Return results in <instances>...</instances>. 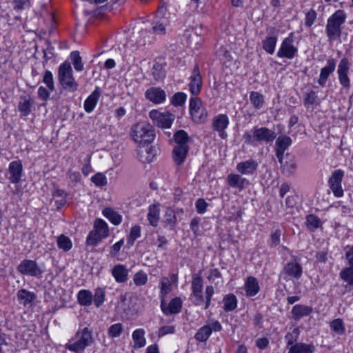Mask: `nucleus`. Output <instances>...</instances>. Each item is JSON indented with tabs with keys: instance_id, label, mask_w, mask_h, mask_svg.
Segmentation results:
<instances>
[{
	"instance_id": "f257e3e1",
	"label": "nucleus",
	"mask_w": 353,
	"mask_h": 353,
	"mask_svg": "<svg viewBox=\"0 0 353 353\" xmlns=\"http://www.w3.org/2000/svg\"><path fill=\"white\" fill-rule=\"evenodd\" d=\"M94 342L92 330L88 327L79 328L65 344V348L74 353H83Z\"/></svg>"
},
{
	"instance_id": "f03ea898",
	"label": "nucleus",
	"mask_w": 353,
	"mask_h": 353,
	"mask_svg": "<svg viewBox=\"0 0 353 353\" xmlns=\"http://www.w3.org/2000/svg\"><path fill=\"white\" fill-rule=\"evenodd\" d=\"M346 17L347 15L343 10H338L327 19L325 32L330 43L340 38L342 25L345 23Z\"/></svg>"
},
{
	"instance_id": "7ed1b4c3",
	"label": "nucleus",
	"mask_w": 353,
	"mask_h": 353,
	"mask_svg": "<svg viewBox=\"0 0 353 353\" xmlns=\"http://www.w3.org/2000/svg\"><path fill=\"white\" fill-rule=\"evenodd\" d=\"M130 134L136 143L143 145L151 143L155 137L153 127L147 122H140L133 125Z\"/></svg>"
},
{
	"instance_id": "20e7f679",
	"label": "nucleus",
	"mask_w": 353,
	"mask_h": 353,
	"mask_svg": "<svg viewBox=\"0 0 353 353\" xmlns=\"http://www.w3.org/2000/svg\"><path fill=\"white\" fill-rule=\"evenodd\" d=\"M58 79L62 88L74 92L78 90L79 84L72 76V69L69 62L61 64L58 71Z\"/></svg>"
},
{
	"instance_id": "39448f33",
	"label": "nucleus",
	"mask_w": 353,
	"mask_h": 353,
	"mask_svg": "<svg viewBox=\"0 0 353 353\" xmlns=\"http://www.w3.org/2000/svg\"><path fill=\"white\" fill-rule=\"evenodd\" d=\"M294 32L290 33L289 36L285 38L277 52V57L279 58H286L292 59L297 54L298 49L293 44Z\"/></svg>"
},
{
	"instance_id": "423d86ee",
	"label": "nucleus",
	"mask_w": 353,
	"mask_h": 353,
	"mask_svg": "<svg viewBox=\"0 0 353 353\" xmlns=\"http://www.w3.org/2000/svg\"><path fill=\"white\" fill-rule=\"evenodd\" d=\"M17 270L22 274L30 276H39L42 274V270L33 260H23L17 267Z\"/></svg>"
},
{
	"instance_id": "0eeeda50",
	"label": "nucleus",
	"mask_w": 353,
	"mask_h": 353,
	"mask_svg": "<svg viewBox=\"0 0 353 353\" xmlns=\"http://www.w3.org/2000/svg\"><path fill=\"white\" fill-rule=\"evenodd\" d=\"M192 294L190 299L196 305H201L203 302V281L201 276H194L192 281Z\"/></svg>"
},
{
	"instance_id": "6e6552de",
	"label": "nucleus",
	"mask_w": 353,
	"mask_h": 353,
	"mask_svg": "<svg viewBox=\"0 0 353 353\" xmlns=\"http://www.w3.org/2000/svg\"><path fill=\"white\" fill-rule=\"evenodd\" d=\"M302 273L301 265L296 261H292L288 263L284 266L281 275H283V279L286 281L288 279L298 280L301 277Z\"/></svg>"
},
{
	"instance_id": "1a4fd4ad",
	"label": "nucleus",
	"mask_w": 353,
	"mask_h": 353,
	"mask_svg": "<svg viewBox=\"0 0 353 353\" xmlns=\"http://www.w3.org/2000/svg\"><path fill=\"white\" fill-rule=\"evenodd\" d=\"M149 116L157 125L162 128H169L174 120V117L171 114L161 113L157 110L150 111Z\"/></svg>"
},
{
	"instance_id": "9d476101",
	"label": "nucleus",
	"mask_w": 353,
	"mask_h": 353,
	"mask_svg": "<svg viewBox=\"0 0 353 353\" xmlns=\"http://www.w3.org/2000/svg\"><path fill=\"white\" fill-rule=\"evenodd\" d=\"M343 175L344 173L341 170H336L334 171L328 181L330 188L336 197H341L343 194V190L341 187Z\"/></svg>"
},
{
	"instance_id": "9b49d317",
	"label": "nucleus",
	"mask_w": 353,
	"mask_h": 353,
	"mask_svg": "<svg viewBox=\"0 0 353 353\" xmlns=\"http://www.w3.org/2000/svg\"><path fill=\"white\" fill-rule=\"evenodd\" d=\"M202 85L203 81L199 68V66L196 65L192 70L188 85L191 94L194 96H197L201 90Z\"/></svg>"
},
{
	"instance_id": "f8f14e48",
	"label": "nucleus",
	"mask_w": 353,
	"mask_h": 353,
	"mask_svg": "<svg viewBox=\"0 0 353 353\" xmlns=\"http://www.w3.org/2000/svg\"><path fill=\"white\" fill-rule=\"evenodd\" d=\"M349 70V61L347 58L344 57L339 62L337 74L340 83L345 88H349L350 86V81L347 76Z\"/></svg>"
},
{
	"instance_id": "ddd939ff",
	"label": "nucleus",
	"mask_w": 353,
	"mask_h": 353,
	"mask_svg": "<svg viewBox=\"0 0 353 353\" xmlns=\"http://www.w3.org/2000/svg\"><path fill=\"white\" fill-rule=\"evenodd\" d=\"M8 179L12 183H19L23 174V165L21 161H14L10 163L8 167Z\"/></svg>"
},
{
	"instance_id": "4468645a",
	"label": "nucleus",
	"mask_w": 353,
	"mask_h": 353,
	"mask_svg": "<svg viewBox=\"0 0 353 353\" xmlns=\"http://www.w3.org/2000/svg\"><path fill=\"white\" fill-rule=\"evenodd\" d=\"M17 298L19 303L25 307H31L34 305L37 295L26 289H21L17 293Z\"/></svg>"
},
{
	"instance_id": "2eb2a0df",
	"label": "nucleus",
	"mask_w": 353,
	"mask_h": 353,
	"mask_svg": "<svg viewBox=\"0 0 353 353\" xmlns=\"http://www.w3.org/2000/svg\"><path fill=\"white\" fill-rule=\"evenodd\" d=\"M336 65V59L330 58L327 61L326 65L321 68L318 80V83L321 87L325 86L327 80L328 79L330 75L335 70Z\"/></svg>"
},
{
	"instance_id": "dca6fc26",
	"label": "nucleus",
	"mask_w": 353,
	"mask_h": 353,
	"mask_svg": "<svg viewBox=\"0 0 353 353\" xmlns=\"http://www.w3.org/2000/svg\"><path fill=\"white\" fill-rule=\"evenodd\" d=\"M229 123V119L226 114H219L215 117L213 120L212 127L213 129L219 133L221 139H224L227 137L225 129L228 127Z\"/></svg>"
},
{
	"instance_id": "f3484780",
	"label": "nucleus",
	"mask_w": 353,
	"mask_h": 353,
	"mask_svg": "<svg viewBox=\"0 0 353 353\" xmlns=\"http://www.w3.org/2000/svg\"><path fill=\"white\" fill-rule=\"evenodd\" d=\"M259 163L254 159H248L237 163L236 170L243 175H253L257 170Z\"/></svg>"
},
{
	"instance_id": "a211bd4d",
	"label": "nucleus",
	"mask_w": 353,
	"mask_h": 353,
	"mask_svg": "<svg viewBox=\"0 0 353 353\" xmlns=\"http://www.w3.org/2000/svg\"><path fill=\"white\" fill-rule=\"evenodd\" d=\"M275 132L265 127L254 128V138L257 142H272L276 139Z\"/></svg>"
},
{
	"instance_id": "6ab92c4d",
	"label": "nucleus",
	"mask_w": 353,
	"mask_h": 353,
	"mask_svg": "<svg viewBox=\"0 0 353 353\" xmlns=\"http://www.w3.org/2000/svg\"><path fill=\"white\" fill-rule=\"evenodd\" d=\"M145 95L147 99L157 104L163 102L166 97L165 91L157 87H152L148 89Z\"/></svg>"
},
{
	"instance_id": "aec40b11",
	"label": "nucleus",
	"mask_w": 353,
	"mask_h": 353,
	"mask_svg": "<svg viewBox=\"0 0 353 353\" xmlns=\"http://www.w3.org/2000/svg\"><path fill=\"white\" fill-rule=\"evenodd\" d=\"M111 272L117 283H125L128 279V270L125 266L122 264L114 265Z\"/></svg>"
},
{
	"instance_id": "412c9836",
	"label": "nucleus",
	"mask_w": 353,
	"mask_h": 353,
	"mask_svg": "<svg viewBox=\"0 0 353 353\" xmlns=\"http://www.w3.org/2000/svg\"><path fill=\"white\" fill-rule=\"evenodd\" d=\"M100 97V90L98 87L85 99L84 102V110L86 112H91L96 107Z\"/></svg>"
},
{
	"instance_id": "4be33fe9",
	"label": "nucleus",
	"mask_w": 353,
	"mask_h": 353,
	"mask_svg": "<svg viewBox=\"0 0 353 353\" xmlns=\"http://www.w3.org/2000/svg\"><path fill=\"white\" fill-rule=\"evenodd\" d=\"M182 302L179 298H174L170 301L168 306L161 303V310L163 312L168 315L171 314H177L181 311Z\"/></svg>"
},
{
	"instance_id": "5701e85b",
	"label": "nucleus",
	"mask_w": 353,
	"mask_h": 353,
	"mask_svg": "<svg viewBox=\"0 0 353 353\" xmlns=\"http://www.w3.org/2000/svg\"><path fill=\"white\" fill-rule=\"evenodd\" d=\"M312 307L305 305L298 304L294 305L292 310V316L294 320H299L303 316L310 315L312 312Z\"/></svg>"
},
{
	"instance_id": "b1692460",
	"label": "nucleus",
	"mask_w": 353,
	"mask_h": 353,
	"mask_svg": "<svg viewBox=\"0 0 353 353\" xmlns=\"http://www.w3.org/2000/svg\"><path fill=\"white\" fill-rule=\"evenodd\" d=\"M189 151V146H174L173 149L174 161L180 165L183 163Z\"/></svg>"
},
{
	"instance_id": "393cba45",
	"label": "nucleus",
	"mask_w": 353,
	"mask_h": 353,
	"mask_svg": "<svg viewBox=\"0 0 353 353\" xmlns=\"http://www.w3.org/2000/svg\"><path fill=\"white\" fill-rule=\"evenodd\" d=\"M245 290L248 296H255L259 291L260 287L256 279L249 276L245 283Z\"/></svg>"
},
{
	"instance_id": "a878e982",
	"label": "nucleus",
	"mask_w": 353,
	"mask_h": 353,
	"mask_svg": "<svg viewBox=\"0 0 353 353\" xmlns=\"http://www.w3.org/2000/svg\"><path fill=\"white\" fill-rule=\"evenodd\" d=\"M228 183L232 188L243 189L245 185L248 184V181L239 174H230L227 178Z\"/></svg>"
},
{
	"instance_id": "bb28decb",
	"label": "nucleus",
	"mask_w": 353,
	"mask_h": 353,
	"mask_svg": "<svg viewBox=\"0 0 353 353\" xmlns=\"http://www.w3.org/2000/svg\"><path fill=\"white\" fill-rule=\"evenodd\" d=\"M33 101L30 97H22L18 104L19 111L21 115L26 117L30 114Z\"/></svg>"
},
{
	"instance_id": "cd10ccee",
	"label": "nucleus",
	"mask_w": 353,
	"mask_h": 353,
	"mask_svg": "<svg viewBox=\"0 0 353 353\" xmlns=\"http://www.w3.org/2000/svg\"><path fill=\"white\" fill-rule=\"evenodd\" d=\"M315 347L312 344L296 343L290 347L288 353H313Z\"/></svg>"
},
{
	"instance_id": "c85d7f7f",
	"label": "nucleus",
	"mask_w": 353,
	"mask_h": 353,
	"mask_svg": "<svg viewBox=\"0 0 353 353\" xmlns=\"http://www.w3.org/2000/svg\"><path fill=\"white\" fill-rule=\"evenodd\" d=\"M52 196L57 209H60L66 203L67 193L64 190L55 188L52 192Z\"/></svg>"
},
{
	"instance_id": "c756f323",
	"label": "nucleus",
	"mask_w": 353,
	"mask_h": 353,
	"mask_svg": "<svg viewBox=\"0 0 353 353\" xmlns=\"http://www.w3.org/2000/svg\"><path fill=\"white\" fill-rule=\"evenodd\" d=\"M145 331L143 329H137L132 333V339L134 348H141L145 345L146 341L144 337Z\"/></svg>"
},
{
	"instance_id": "7c9ffc66",
	"label": "nucleus",
	"mask_w": 353,
	"mask_h": 353,
	"mask_svg": "<svg viewBox=\"0 0 353 353\" xmlns=\"http://www.w3.org/2000/svg\"><path fill=\"white\" fill-rule=\"evenodd\" d=\"M159 219V208L157 205H151L148 208V220L150 224L156 227Z\"/></svg>"
},
{
	"instance_id": "2f4dec72",
	"label": "nucleus",
	"mask_w": 353,
	"mask_h": 353,
	"mask_svg": "<svg viewBox=\"0 0 353 353\" xmlns=\"http://www.w3.org/2000/svg\"><path fill=\"white\" fill-rule=\"evenodd\" d=\"M189 140L190 137L188 133L183 130H177L174 134L175 146H188Z\"/></svg>"
},
{
	"instance_id": "473e14b6",
	"label": "nucleus",
	"mask_w": 353,
	"mask_h": 353,
	"mask_svg": "<svg viewBox=\"0 0 353 353\" xmlns=\"http://www.w3.org/2000/svg\"><path fill=\"white\" fill-rule=\"evenodd\" d=\"M77 299L80 305L90 306L92 302L93 295L89 290H81L78 292Z\"/></svg>"
},
{
	"instance_id": "72a5a7b5",
	"label": "nucleus",
	"mask_w": 353,
	"mask_h": 353,
	"mask_svg": "<svg viewBox=\"0 0 353 353\" xmlns=\"http://www.w3.org/2000/svg\"><path fill=\"white\" fill-rule=\"evenodd\" d=\"M103 214L115 225H119L122 221V216L113 209L106 208L103 210Z\"/></svg>"
},
{
	"instance_id": "f704fd0d",
	"label": "nucleus",
	"mask_w": 353,
	"mask_h": 353,
	"mask_svg": "<svg viewBox=\"0 0 353 353\" xmlns=\"http://www.w3.org/2000/svg\"><path fill=\"white\" fill-rule=\"evenodd\" d=\"M223 309L227 312L234 310L237 306V299L233 294L226 295L223 298Z\"/></svg>"
},
{
	"instance_id": "c9c22d12",
	"label": "nucleus",
	"mask_w": 353,
	"mask_h": 353,
	"mask_svg": "<svg viewBox=\"0 0 353 353\" xmlns=\"http://www.w3.org/2000/svg\"><path fill=\"white\" fill-rule=\"evenodd\" d=\"M94 230L102 237L105 238L109 235L108 226L107 223L101 219H97L94 221Z\"/></svg>"
},
{
	"instance_id": "e433bc0d",
	"label": "nucleus",
	"mask_w": 353,
	"mask_h": 353,
	"mask_svg": "<svg viewBox=\"0 0 353 353\" xmlns=\"http://www.w3.org/2000/svg\"><path fill=\"white\" fill-rule=\"evenodd\" d=\"M292 139L288 136H280L276 140V150L285 152L291 145Z\"/></svg>"
},
{
	"instance_id": "4c0bfd02",
	"label": "nucleus",
	"mask_w": 353,
	"mask_h": 353,
	"mask_svg": "<svg viewBox=\"0 0 353 353\" xmlns=\"http://www.w3.org/2000/svg\"><path fill=\"white\" fill-rule=\"evenodd\" d=\"M277 38L274 36L268 37L263 41V49L268 54L274 52Z\"/></svg>"
},
{
	"instance_id": "58836bf2",
	"label": "nucleus",
	"mask_w": 353,
	"mask_h": 353,
	"mask_svg": "<svg viewBox=\"0 0 353 353\" xmlns=\"http://www.w3.org/2000/svg\"><path fill=\"white\" fill-rule=\"evenodd\" d=\"M282 173L287 176H292L296 171V164L293 159L285 161L281 165Z\"/></svg>"
},
{
	"instance_id": "ea45409f",
	"label": "nucleus",
	"mask_w": 353,
	"mask_h": 353,
	"mask_svg": "<svg viewBox=\"0 0 353 353\" xmlns=\"http://www.w3.org/2000/svg\"><path fill=\"white\" fill-rule=\"evenodd\" d=\"M339 276L343 281L353 287V267L348 266L343 268L341 271Z\"/></svg>"
},
{
	"instance_id": "a19ab883",
	"label": "nucleus",
	"mask_w": 353,
	"mask_h": 353,
	"mask_svg": "<svg viewBox=\"0 0 353 353\" xmlns=\"http://www.w3.org/2000/svg\"><path fill=\"white\" fill-rule=\"evenodd\" d=\"M330 326L333 332L339 335H343L345 332V327L343 321L341 319H336L332 321Z\"/></svg>"
},
{
	"instance_id": "79ce46f5",
	"label": "nucleus",
	"mask_w": 353,
	"mask_h": 353,
	"mask_svg": "<svg viewBox=\"0 0 353 353\" xmlns=\"http://www.w3.org/2000/svg\"><path fill=\"white\" fill-rule=\"evenodd\" d=\"M167 26V19H162L157 20L153 23L152 28L153 33L156 34L163 35L165 34V27Z\"/></svg>"
},
{
	"instance_id": "37998d69",
	"label": "nucleus",
	"mask_w": 353,
	"mask_h": 353,
	"mask_svg": "<svg viewBox=\"0 0 353 353\" xmlns=\"http://www.w3.org/2000/svg\"><path fill=\"white\" fill-rule=\"evenodd\" d=\"M211 334V330L208 327V325H205L197 331L194 338L196 341L204 342L208 340Z\"/></svg>"
},
{
	"instance_id": "c03bdc74",
	"label": "nucleus",
	"mask_w": 353,
	"mask_h": 353,
	"mask_svg": "<svg viewBox=\"0 0 353 353\" xmlns=\"http://www.w3.org/2000/svg\"><path fill=\"white\" fill-rule=\"evenodd\" d=\"M250 100L256 109H260L264 103L263 96L254 91L250 92Z\"/></svg>"
},
{
	"instance_id": "a18cd8bd",
	"label": "nucleus",
	"mask_w": 353,
	"mask_h": 353,
	"mask_svg": "<svg viewBox=\"0 0 353 353\" xmlns=\"http://www.w3.org/2000/svg\"><path fill=\"white\" fill-rule=\"evenodd\" d=\"M190 114L194 122L196 123H203L205 122L208 118V113L203 107L198 110L194 111Z\"/></svg>"
},
{
	"instance_id": "49530a36",
	"label": "nucleus",
	"mask_w": 353,
	"mask_h": 353,
	"mask_svg": "<svg viewBox=\"0 0 353 353\" xmlns=\"http://www.w3.org/2000/svg\"><path fill=\"white\" fill-rule=\"evenodd\" d=\"M57 242L59 248L63 250L65 252H68L72 248V241L68 236L63 234L58 236Z\"/></svg>"
},
{
	"instance_id": "de8ad7c7",
	"label": "nucleus",
	"mask_w": 353,
	"mask_h": 353,
	"mask_svg": "<svg viewBox=\"0 0 353 353\" xmlns=\"http://www.w3.org/2000/svg\"><path fill=\"white\" fill-rule=\"evenodd\" d=\"M123 330V325L121 323H114L108 328V334L111 338H117L121 336Z\"/></svg>"
},
{
	"instance_id": "09e8293b",
	"label": "nucleus",
	"mask_w": 353,
	"mask_h": 353,
	"mask_svg": "<svg viewBox=\"0 0 353 353\" xmlns=\"http://www.w3.org/2000/svg\"><path fill=\"white\" fill-rule=\"evenodd\" d=\"M317 94L316 92L312 90L305 94L304 97V105L307 108H312L313 109V105H316L317 103Z\"/></svg>"
},
{
	"instance_id": "8fccbe9b",
	"label": "nucleus",
	"mask_w": 353,
	"mask_h": 353,
	"mask_svg": "<svg viewBox=\"0 0 353 353\" xmlns=\"http://www.w3.org/2000/svg\"><path fill=\"white\" fill-rule=\"evenodd\" d=\"M307 227L310 231H314L321 225L320 219L314 214H309L306 217Z\"/></svg>"
},
{
	"instance_id": "3c124183",
	"label": "nucleus",
	"mask_w": 353,
	"mask_h": 353,
	"mask_svg": "<svg viewBox=\"0 0 353 353\" xmlns=\"http://www.w3.org/2000/svg\"><path fill=\"white\" fill-rule=\"evenodd\" d=\"M70 59L72 61L74 68L77 71H82L84 68L81 57L78 51H73L70 53Z\"/></svg>"
},
{
	"instance_id": "603ef678",
	"label": "nucleus",
	"mask_w": 353,
	"mask_h": 353,
	"mask_svg": "<svg viewBox=\"0 0 353 353\" xmlns=\"http://www.w3.org/2000/svg\"><path fill=\"white\" fill-rule=\"evenodd\" d=\"M152 74L156 81H161L165 77V72L163 65L159 63H155L152 68Z\"/></svg>"
},
{
	"instance_id": "864d4df0",
	"label": "nucleus",
	"mask_w": 353,
	"mask_h": 353,
	"mask_svg": "<svg viewBox=\"0 0 353 353\" xmlns=\"http://www.w3.org/2000/svg\"><path fill=\"white\" fill-rule=\"evenodd\" d=\"M105 292L103 288H99L95 290L92 301L97 307H99L105 301Z\"/></svg>"
},
{
	"instance_id": "5fc2aeb1",
	"label": "nucleus",
	"mask_w": 353,
	"mask_h": 353,
	"mask_svg": "<svg viewBox=\"0 0 353 353\" xmlns=\"http://www.w3.org/2000/svg\"><path fill=\"white\" fill-rule=\"evenodd\" d=\"M141 235V228L139 225H134L133 226L130 232L127 241L128 244L130 246H132L135 240L138 239Z\"/></svg>"
},
{
	"instance_id": "6e6d98bb",
	"label": "nucleus",
	"mask_w": 353,
	"mask_h": 353,
	"mask_svg": "<svg viewBox=\"0 0 353 353\" xmlns=\"http://www.w3.org/2000/svg\"><path fill=\"white\" fill-rule=\"evenodd\" d=\"M164 219L165 223L170 225L171 228L173 229L176 222V216L174 211L172 209H168L165 211Z\"/></svg>"
},
{
	"instance_id": "4d7b16f0",
	"label": "nucleus",
	"mask_w": 353,
	"mask_h": 353,
	"mask_svg": "<svg viewBox=\"0 0 353 353\" xmlns=\"http://www.w3.org/2000/svg\"><path fill=\"white\" fill-rule=\"evenodd\" d=\"M104 237L97 232L94 230L90 231L87 236L86 243L88 245H95Z\"/></svg>"
},
{
	"instance_id": "13d9d810",
	"label": "nucleus",
	"mask_w": 353,
	"mask_h": 353,
	"mask_svg": "<svg viewBox=\"0 0 353 353\" xmlns=\"http://www.w3.org/2000/svg\"><path fill=\"white\" fill-rule=\"evenodd\" d=\"M43 82L46 85L48 90L50 92H52L54 90V83L53 79V75L52 72L49 70H46L43 77Z\"/></svg>"
},
{
	"instance_id": "bf43d9fd",
	"label": "nucleus",
	"mask_w": 353,
	"mask_h": 353,
	"mask_svg": "<svg viewBox=\"0 0 353 353\" xmlns=\"http://www.w3.org/2000/svg\"><path fill=\"white\" fill-rule=\"evenodd\" d=\"M187 96L185 93L179 92L174 94L171 103L174 106H181L185 102Z\"/></svg>"
},
{
	"instance_id": "052dcab7",
	"label": "nucleus",
	"mask_w": 353,
	"mask_h": 353,
	"mask_svg": "<svg viewBox=\"0 0 353 353\" xmlns=\"http://www.w3.org/2000/svg\"><path fill=\"white\" fill-rule=\"evenodd\" d=\"M299 335V330L297 327L294 328V330L287 334L285 336V340L287 341V345L288 346H292L294 345V343L297 341L298 337Z\"/></svg>"
},
{
	"instance_id": "680f3d73",
	"label": "nucleus",
	"mask_w": 353,
	"mask_h": 353,
	"mask_svg": "<svg viewBox=\"0 0 353 353\" xmlns=\"http://www.w3.org/2000/svg\"><path fill=\"white\" fill-rule=\"evenodd\" d=\"M152 151V148H140L138 150V154L141 161H152L154 154H150V152Z\"/></svg>"
},
{
	"instance_id": "e2e57ef3",
	"label": "nucleus",
	"mask_w": 353,
	"mask_h": 353,
	"mask_svg": "<svg viewBox=\"0 0 353 353\" xmlns=\"http://www.w3.org/2000/svg\"><path fill=\"white\" fill-rule=\"evenodd\" d=\"M133 281L137 285H143L148 281L147 274L143 271H139L134 275Z\"/></svg>"
},
{
	"instance_id": "0e129e2a",
	"label": "nucleus",
	"mask_w": 353,
	"mask_h": 353,
	"mask_svg": "<svg viewBox=\"0 0 353 353\" xmlns=\"http://www.w3.org/2000/svg\"><path fill=\"white\" fill-rule=\"evenodd\" d=\"M172 290V285L167 277H163L161 280V294L165 296Z\"/></svg>"
},
{
	"instance_id": "69168bd1",
	"label": "nucleus",
	"mask_w": 353,
	"mask_h": 353,
	"mask_svg": "<svg viewBox=\"0 0 353 353\" xmlns=\"http://www.w3.org/2000/svg\"><path fill=\"white\" fill-rule=\"evenodd\" d=\"M281 236V230L279 228H276L273 232H272L270 236L271 247H276L279 244Z\"/></svg>"
},
{
	"instance_id": "338daca9",
	"label": "nucleus",
	"mask_w": 353,
	"mask_h": 353,
	"mask_svg": "<svg viewBox=\"0 0 353 353\" xmlns=\"http://www.w3.org/2000/svg\"><path fill=\"white\" fill-rule=\"evenodd\" d=\"M201 100L198 97H192L190 100V112L192 114L196 110L202 108Z\"/></svg>"
},
{
	"instance_id": "774afa93",
	"label": "nucleus",
	"mask_w": 353,
	"mask_h": 353,
	"mask_svg": "<svg viewBox=\"0 0 353 353\" xmlns=\"http://www.w3.org/2000/svg\"><path fill=\"white\" fill-rule=\"evenodd\" d=\"M92 181L98 186H104L107 184V179L102 173H97L92 177Z\"/></svg>"
}]
</instances>
